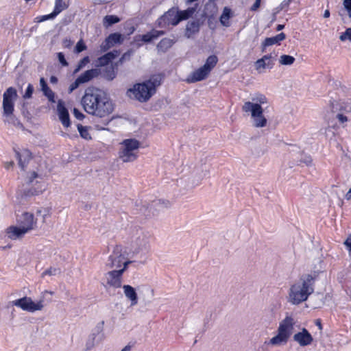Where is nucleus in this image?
Returning a JSON list of instances; mask_svg holds the SVG:
<instances>
[{"label": "nucleus", "instance_id": "1", "mask_svg": "<svg viewBox=\"0 0 351 351\" xmlns=\"http://www.w3.org/2000/svg\"><path fill=\"white\" fill-rule=\"evenodd\" d=\"M81 103L85 112L100 118L109 115L114 109V105L106 93L95 86L85 90Z\"/></svg>", "mask_w": 351, "mask_h": 351}, {"label": "nucleus", "instance_id": "2", "mask_svg": "<svg viewBox=\"0 0 351 351\" xmlns=\"http://www.w3.org/2000/svg\"><path fill=\"white\" fill-rule=\"evenodd\" d=\"M317 273L302 274L299 280L289 288L288 302L293 305H298L308 300L314 292V285Z\"/></svg>", "mask_w": 351, "mask_h": 351}, {"label": "nucleus", "instance_id": "3", "mask_svg": "<svg viewBox=\"0 0 351 351\" xmlns=\"http://www.w3.org/2000/svg\"><path fill=\"white\" fill-rule=\"evenodd\" d=\"M16 90L9 87L3 95V116L6 117L5 121L14 125H21L17 119L13 115L14 101L17 98Z\"/></svg>", "mask_w": 351, "mask_h": 351}, {"label": "nucleus", "instance_id": "4", "mask_svg": "<svg viewBox=\"0 0 351 351\" xmlns=\"http://www.w3.org/2000/svg\"><path fill=\"white\" fill-rule=\"evenodd\" d=\"M122 148L119 152V158L123 162H130L136 160L138 157V149L141 143L134 138L124 140Z\"/></svg>", "mask_w": 351, "mask_h": 351}, {"label": "nucleus", "instance_id": "5", "mask_svg": "<svg viewBox=\"0 0 351 351\" xmlns=\"http://www.w3.org/2000/svg\"><path fill=\"white\" fill-rule=\"evenodd\" d=\"M149 234L143 229L135 227L131 232V246L134 253L146 250L149 245Z\"/></svg>", "mask_w": 351, "mask_h": 351}, {"label": "nucleus", "instance_id": "6", "mask_svg": "<svg viewBox=\"0 0 351 351\" xmlns=\"http://www.w3.org/2000/svg\"><path fill=\"white\" fill-rule=\"evenodd\" d=\"M154 94L145 82L134 84L126 93L128 97L141 103L147 102Z\"/></svg>", "mask_w": 351, "mask_h": 351}, {"label": "nucleus", "instance_id": "7", "mask_svg": "<svg viewBox=\"0 0 351 351\" xmlns=\"http://www.w3.org/2000/svg\"><path fill=\"white\" fill-rule=\"evenodd\" d=\"M131 261L127 260V258L122 253L121 246L117 245L114 247L112 254L108 257L106 266L109 269H119L122 267L127 269Z\"/></svg>", "mask_w": 351, "mask_h": 351}, {"label": "nucleus", "instance_id": "8", "mask_svg": "<svg viewBox=\"0 0 351 351\" xmlns=\"http://www.w3.org/2000/svg\"><path fill=\"white\" fill-rule=\"evenodd\" d=\"M242 110L246 113L250 112L252 124L255 128H263L266 126L267 120L263 114L262 106H259L258 104L254 105L249 104L243 105Z\"/></svg>", "mask_w": 351, "mask_h": 351}, {"label": "nucleus", "instance_id": "9", "mask_svg": "<svg viewBox=\"0 0 351 351\" xmlns=\"http://www.w3.org/2000/svg\"><path fill=\"white\" fill-rule=\"evenodd\" d=\"M125 267L119 269H112L106 272L102 278V285L107 289L109 287L118 289L122 287V276Z\"/></svg>", "mask_w": 351, "mask_h": 351}, {"label": "nucleus", "instance_id": "10", "mask_svg": "<svg viewBox=\"0 0 351 351\" xmlns=\"http://www.w3.org/2000/svg\"><path fill=\"white\" fill-rule=\"evenodd\" d=\"M13 305L20 307L24 311L32 313L36 311H41L44 307L43 300H40L35 303L32 301V298L29 297H23L13 301Z\"/></svg>", "mask_w": 351, "mask_h": 351}, {"label": "nucleus", "instance_id": "11", "mask_svg": "<svg viewBox=\"0 0 351 351\" xmlns=\"http://www.w3.org/2000/svg\"><path fill=\"white\" fill-rule=\"evenodd\" d=\"M293 339L302 347L309 346L313 341L312 335L305 328H302L301 331L295 333L293 336Z\"/></svg>", "mask_w": 351, "mask_h": 351}, {"label": "nucleus", "instance_id": "12", "mask_svg": "<svg viewBox=\"0 0 351 351\" xmlns=\"http://www.w3.org/2000/svg\"><path fill=\"white\" fill-rule=\"evenodd\" d=\"M124 38L120 33L110 34L105 40L101 44V51H106L110 47L117 44H121L123 42Z\"/></svg>", "mask_w": 351, "mask_h": 351}, {"label": "nucleus", "instance_id": "13", "mask_svg": "<svg viewBox=\"0 0 351 351\" xmlns=\"http://www.w3.org/2000/svg\"><path fill=\"white\" fill-rule=\"evenodd\" d=\"M295 322L292 317L287 316L279 324L278 332L289 338Z\"/></svg>", "mask_w": 351, "mask_h": 351}, {"label": "nucleus", "instance_id": "14", "mask_svg": "<svg viewBox=\"0 0 351 351\" xmlns=\"http://www.w3.org/2000/svg\"><path fill=\"white\" fill-rule=\"evenodd\" d=\"M19 223L21 227L27 229L28 232L36 227V220L34 219V215L28 212H25L22 214L19 219Z\"/></svg>", "mask_w": 351, "mask_h": 351}, {"label": "nucleus", "instance_id": "15", "mask_svg": "<svg viewBox=\"0 0 351 351\" xmlns=\"http://www.w3.org/2000/svg\"><path fill=\"white\" fill-rule=\"evenodd\" d=\"M57 111L62 124L68 128L71 125L69 114L62 100H59L57 106Z\"/></svg>", "mask_w": 351, "mask_h": 351}, {"label": "nucleus", "instance_id": "16", "mask_svg": "<svg viewBox=\"0 0 351 351\" xmlns=\"http://www.w3.org/2000/svg\"><path fill=\"white\" fill-rule=\"evenodd\" d=\"M202 23L199 19H193L188 21L184 32L185 37L191 38L194 34L198 33Z\"/></svg>", "mask_w": 351, "mask_h": 351}, {"label": "nucleus", "instance_id": "17", "mask_svg": "<svg viewBox=\"0 0 351 351\" xmlns=\"http://www.w3.org/2000/svg\"><path fill=\"white\" fill-rule=\"evenodd\" d=\"M210 73L204 67L201 66L198 69L194 71L187 78V82L195 83L199 81H202L207 77Z\"/></svg>", "mask_w": 351, "mask_h": 351}, {"label": "nucleus", "instance_id": "18", "mask_svg": "<svg viewBox=\"0 0 351 351\" xmlns=\"http://www.w3.org/2000/svg\"><path fill=\"white\" fill-rule=\"evenodd\" d=\"M15 154L18 159L19 166L22 170H25L32 158V153L28 149H23L21 152L16 151Z\"/></svg>", "mask_w": 351, "mask_h": 351}, {"label": "nucleus", "instance_id": "19", "mask_svg": "<svg viewBox=\"0 0 351 351\" xmlns=\"http://www.w3.org/2000/svg\"><path fill=\"white\" fill-rule=\"evenodd\" d=\"M179 19L178 15V11L172 8L169 10L167 12H165L160 18V20L165 24V25H176L178 23H176L175 21L176 19Z\"/></svg>", "mask_w": 351, "mask_h": 351}, {"label": "nucleus", "instance_id": "20", "mask_svg": "<svg viewBox=\"0 0 351 351\" xmlns=\"http://www.w3.org/2000/svg\"><path fill=\"white\" fill-rule=\"evenodd\" d=\"M28 231L21 226H10L7 229L8 237L11 239H17L22 238Z\"/></svg>", "mask_w": 351, "mask_h": 351}, {"label": "nucleus", "instance_id": "21", "mask_svg": "<svg viewBox=\"0 0 351 351\" xmlns=\"http://www.w3.org/2000/svg\"><path fill=\"white\" fill-rule=\"evenodd\" d=\"M122 287L125 297L131 302L130 305H136L138 303V295L135 289L129 285H123Z\"/></svg>", "mask_w": 351, "mask_h": 351}, {"label": "nucleus", "instance_id": "22", "mask_svg": "<svg viewBox=\"0 0 351 351\" xmlns=\"http://www.w3.org/2000/svg\"><path fill=\"white\" fill-rule=\"evenodd\" d=\"M285 38L286 35L283 32L273 37L266 38L262 43V52L265 51V48L267 47L271 46L275 44H279L280 41L284 40Z\"/></svg>", "mask_w": 351, "mask_h": 351}, {"label": "nucleus", "instance_id": "23", "mask_svg": "<svg viewBox=\"0 0 351 351\" xmlns=\"http://www.w3.org/2000/svg\"><path fill=\"white\" fill-rule=\"evenodd\" d=\"M101 71L99 69H91L82 73L77 78L82 84H84L98 77Z\"/></svg>", "mask_w": 351, "mask_h": 351}, {"label": "nucleus", "instance_id": "24", "mask_svg": "<svg viewBox=\"0 0 351 351\" xmlns=\"http://www.w3.org/2000/svg\"><path fill=\"white\" fill-rule=\"evenodd\" d=\"M175 40L169 38H162L156 45L158 53L167 52L175 43Z\"/></svg>", "mask_w": 351, "mask_h": 351}, {"label": "nucleus", "instance_id": "25", "mask_svg": "<svg viewBox=\"0 0 351 351\" xmlns=\"http://www.w3.org/2000/svg\"><path fill=\"white\" fill-rule=\"evenodd\" d=\"M40 84L41 89H42V91L43 92L44 95L47 97L48 100L50 102L54 103L56 101H55V93L47 86V84L43 77H41L40 79Z\"/></svg>", "mask_w": 351, "mask_h": 351}, {"label": "nucleus", "instance_id": "26", "mask_svg": "<svg viewBox=\"0 0 351 351\" xmlns=\"http://www.w3.org/2000/svg\"><path fill=\"white\" fill-rule=\"evenodd\" d=\"M165 34L164 31L152 29V31L147 32L143 35H139L138 37L141 38V40L144 43H149L154 39L158 38L159 36L163 35Z\"/></svg>", "mask_w": 351, "mask_h": 351}, {"label": "nucleus", "instance_id": "27", "mask_svg": "<svg viewBox=\"0 0 351 351\" xmlns=\"http://www.w3.org/2000/svg\"><path fill=\"white\" fill-rule=\"evenodd\" d=\"M162 79V75L161 74L153 75L148 80H146L145 82L152 89V93H155L156 88L160 85Z\"/></svg>", "mask_w": 351, "mask_h": 351}, {"label": "nucleus", "instance_id": "28", "mask_svg": "<svg viewBox=\"0 0 351 351\" xmlns=\"http://www.w3.org/2000/svg\"><path fill=\"white\" fill-rule=\"evenodd\" d=\"M258 104L261 106L263 104H267V99L264 95L257 94L252 97V101H245L243 105L246 104Z\"/></svg>", "mask_w": 351, "mask_h": 351}, {"label": "nucleus", "instance_id": "29", "mask_svg": "<svg viewBox=\"0 0 351 351\" xmlns=\"http://www.w3.org/2000/svg\"><path fill=\"white\" fill-rule=\"evenodd\" d=\"M288 339V337L278 332V334L270 339L269 343L274 346L285 344Z\"/></svg>", "mask_w": 351, "mask_h": 351}, {"label": "nucleus", "instance_id": "30", "mask_svg": "<svg viewBox=\"0 0 351 351\" xmlns=\"http://www.w3.org/2000/svg\"><path fill=\"white\" fill-rule=\"evenodd\" d=\"M218 58L215 55L209 56L207 58L205 64L203 65V67L210 73L211 70L216 66Z\"/></svg>", "mask_w": 351, "mask_h": 351}, {"label": "nucleus", "instance_id": "31", "mask_svg": "<svg viewBox=\"0 0 351 351\" xmlns=\"http://www.w3.org/2000/svg\"><path fill=\"white\" fill-rule=\"evenodd\" d=\"M114 69V66L112 64L106 66L103 71L104 77L110 81L114 79L116 77V72Z\"/></svg>", "mask_w": 351, "mask_h": 351}, {"label": "nucleus", "instance_id": "32", "mask_svg": "<svg viewBox=\"0 0 351 351\" xmlns=\"http://www.w3.org/2000/svg\"><path fill=\"white\" fill-rule=\"evenodd\" d=\"M195 10V8H191L184 11H178L179 19H176L175 23H179L181 21L188 19L193 14Z\"/></svg>", "mask_w": 351, "mask_h": 351}, {"label": "nucleus", "instance_id": "33", "mask_svg": "<svg viewBox=\"0 0 351 351\" xmlns=\"http://www.w3.org/2000/svg\"><path fill=\"white\" fill-rule=\"evenodd\" d=\"M231 17V10L227 7L223 8V12L220 16V22L224 26L229 25V19Z\"/></svg>", "mask_w": 351, "mask_h": 351}, {"label": "nucleus", "instance_id": "34", "mask_svg": "<svg viewBox=\"0 0 351 351\" xmlns=\"http://www.w3.org/2000/svg\"><path fill=\"white\" fill-rule=\"evenodd\" d=\"M69 5L64 2L63 0H56L53 12L56 16H57L63 10L67 9Z\"/></svg>", "mask_w": 351, "mask_h": 351}, {"label": "nucleus", "instance_id": "35", "mask_svg": "<svg viewBox=\"0 0 351 351\" xmlns=\"http://www.w3.org/2000/svg\"><path fill=\"white\" fill-rule=\"evenodd\" d=\"M120 19L115 15H106L103 20V24L105 27H108L113 24L119 23Z\"/></svg>", "mask_w": 351, "mask_h": 351}, {"label": "nucleus", "instance_id": "36", "mask_svg": "<svg viewBox=\"0 0 351 351\" xmlns=\"http://www.w3.org/2000/svg\"><path fill=\"white\" fill-rule=\"evenodd\" d=\"M44 190L45 189L41 187L39 189L32 188L27 190H25L23 193L22 197L27 198L31 196L38 195Z\"/></svg>", "mask_w": 351, "mask_h": 351}, {"label": "nucleus", "instance_id": "37", "mask_svg": "<svg viewBox=\"0 0 351 351\" xmlns=\"http://www.w3.org/2000/svg\"><path fill=\"white\" fill-rule=\"evenodd\" d=\"M295 61V58L289 55H282L279 62L282 65H291Z\"/></svg>", "mask_w": 351, "mask_h": 351}, {"label": "nucleus", "instance_id": "38", "mask_svg": "<svg viewBox=\"0 0 351 351\" xmlns=\"http://www.w3.org/2000/svg\"><path fill=\"white\" fill-rule=\"evenodd\" d=\"M312 162V159L311 156L301 154H300V158L299 160L297 161L298 165H306L309 166Z\"/></svg>", "mask_w": 351, "mask_h": 351}, {"label": "nucleus", "instance_id": "39", "mask_svg": "<svg viewBox=\"0 0 351 351\" xmlns=\"http://www.w3.org/2000/svg\"><path fill=\"white\" fill-rule=\"evenodd\" d=\"M77 130L82 138L88 140L91 138V136L88 131L86 127L82 125L81 124L77 125Z\"/></svg>", "mask_w": 351, "mask_h": 351}, {"label": "nucleus", "instance_id": "40", "mask_svg": "<svg viewBox=\"0 0 351 351\" xmlns=\"http://www.w3.org/2000/svg\"><path fill=\"white\" fill-rule=\"evenodd\" d=\"M90 62L88 56L84 57L77 64L76 69L73 71V74L78 73L83 67H84Z\"/></svg>", "mask_w": 351, "mask_h": 351}, {"label": "nucleus", "instance_id": "41", "mask_svg": "<svg viewBox=\"0 0 351 351\" xmlns=\"http://www.w3.org/2000/svg\"><path fill=\"white\" fill-rule=\"evenodd\" d=\"M269 58L267 57V56H263L261 58L257 60L256 62H255V67H256V70H259L261 69H266V66H265V62L267 61V60Z\"/></svg>", "mask_w": 351, "mask_h": 351}, {"label": "nucleus", "instance_id": "42", "mask_svg": "<svg viewBox=\"0 0 351 351\" xmlns=\"http://www.w3.org/2000/svg\"><path fill=\"white\" fill-rule=\"evenodd\" d=\"M86 49V45H85V43H84L83 40L82 39H80L76 44L75 47V49H74V52L76 53H79L84 50Z\"/></svg>", "mask_w": 351, "mask_h": 351}, {"label": "nucleus", "instance_id": "43", "mask_svg": "<svg viewBox=\"0 0 351 351\" xmlns=\"http://www.w3.org/2000/svg\"><path fill=\"white\" fill-rule=\"evenodd\" d=\"M110 62H111V60L108 58V57L107 56V55L106 53L104 56H102L98 58L97 65L101 66H108V64Z\"/></svg>", "mask_w": 351, "mask_h": 351}, {"label": "nucleus", "instance_id": "44", "mask_svg": "<svg viewBox=\"0 0 351 351\" xmlns=\"http://www.w3.org/2000/svg\"><path fill=\"white\" fill-rule=\"evenodd\" d=\"M267 56L269 58L265 62L266 69H271L274 67L276 56H272L271 54H268Z\"/></svg>", "mask_w": 351, "mask_h": 351}, {"label": "nucleus", "instance_id": "45", "mask_svg": "<svg viewBox=\"0 0 351 351\" xmlns=\"http://www.w3.org/2000/svg\"><path fill=\"white\" fill-rule=\"evenodd\" d=\"M339 39L341 41L348 40L351 42V28H348L345 32L342 33L339 36Z\"/></svg>", "mask_w": 351, "mask_h": 351}, {"label": "nucleus", "instance_id": "46", "mask_svg": "<svg viewBox=\"0 0 351 351\" xmlns=\"http://www.w3.org/2000/svg\"><path fill=\"white\" fill-rule=\"evenodd\" d=\"M169 204H170L169 201H164L161 199L153 202V206H158L160 208H167L169 206Z\"/></svg>", "mask_w": 351, "mask_h": 351}, {"label": "nucleus", "instance_id": "47", "mask_svg": "<svg viewBox=\"0 0 351 351\" xmlns=\"http://www.w3.org/2000/svg\"><path fill=\"white\" fill-rule=\"evenodd\" d=\"M56 16L52 12L49 14L38 16L36 19L37 20V22L40 23V22H43L45 21H47V20H49V19H52L55 18Z\"/></svg>", "mask_w": 351, "mask_h": 351}, {"label": "nucleus", "instance_id": "48", "mask_svg": "<svg viewBox=\"0 0 351 351\" xmlns=\"http://www.w3.org/2000/svg\"><path fill=\"white\" fill-rule=\"evenodd\" d=\"M59 273V269L56 268L50 267L46 269L43 274L42 276L44 277L46 275L48 276H55Z\"/></svg>", "mask_w": 351, "mask_h": 351}, {"label": "nucleus", "instance_id": "49", "mask_svg": "<svg viewBox=\"0 0 351 351\" xmlns=\"http://www.w3.org/2000/svg\"><path fill=\"white\" fill-rule=\"evenodd\" d=\"M33 92H34V87H33V86L31 84H29L27 87V89L25 90V94L23 95V97L25 99H29V98H31L32 96Z\"/></svg>", "mask_w": 351, "mask_h": 351}, {"label": "nucleus", "instance_id": "50", "mask_svg": "<svg viewBox=\"0 0 351 351\" xmlns=\"http://www.w3.org/2000/svg\"><path fill=\"white\" fill-rule=\"evenodd\" d=\"M104 322L102 321L100 323H99L95 328V332L92 334V337H93V340L95 339V335H96V333L97 334H99L100 332H102L103 330V326H104Z\"/></svg>", "mask_w": 351, "mask_h": 351}, {"label": "nucleus", "instance_id": "51", "mask_svg": "<svg viewBox=\"0 0 351 351\" xmlns=\"http://www.w3.org/2000/svg\"><path fill=\"white\" fill-rule=\"evenodd\" d=\"M57 57L58 59V61L63 66H67L69 65L68 62L65 59L64 55L62 52H59L57 53Z\"/></svg>", "mask_w": 351, "mask_h": 351}, {"label": "nucleus", "instance_id": "52", "mask_svg": "<svg viewBox=\"0 0 351 351\" xmlns=\"http://www.w3.org/2000/svg\"><path fill=\"white\" fill-rule=\"evenodd\" d=\"M82 84L80 80L77 78L69 87V93H72L74 90L78 88V86Z\"/></svg>", "mask_w": 351, "mask_h": 351}, {"label": "nucleus", "instance_id": "53", "mask_svg": "<svg viewBox=\"0 0 351 351\" xmlns=\"http://www.w3.org/2000/svg\"><path fill=\"white\" fill-rule=\"evenodd\" d=\"M106 55L108 57V58L112 61L113 59H114L119 55V51L118 50H113L112 51L108 52Z\"/></svg>", "mask_w": 351, "mask_h": 351}, {"label": "nucleus", "instance_id": "54", "mask_svg": "<svg viewBox=\"0 0 351 351\" xmlns=\"http://www.w3.org/2000/svg\"><path fill=\"white\" fill-rule=\"evenodd\" d=\"M73 114L79 120H82L85 117V115L75 108L73 109Z\"/></svg>", "mask_w": 351, "mask_h": 351}, {"label": "nucleus", "instance_id": "55", "mask_svg": "<svg viewBox=\"0 0 351 351\" xmlns=\"http://www.w3.org/2000/svg\"><path fill=\"white\" fill-rule=\"evenodd\" d=\"M337 120L341 123H344L348 121V117L346 116H345L344 114H341V113H338L336 116Z\"/></svg>", "mask_w": 351, "mask_h": 351}, {"label": "nucleus", "instance_id": "56", "mask_svg": "<svg viewBox=\"0 0 351 351\" xmlns=\"http://www.w3.org/2000/svg\"><path fill=\"white\" fill-rule=\"evenodd\" d=\"M343 5L345 9L349 13H351V0H343Z\"/></svg>", "mask_w": 351, "mask_h": 351}, {"label": "nucleus", "instance_id": "57", "mask_svg": "<svg viewBox=\"0 0 351 351\" xmlns=\"http://www.w3.org/2000/svg\"><path fill=\"white\" fill-rule=\"evenodd\" d=\"M343 244L346 246V247L348 250L350 254H351V234L343 242Z\"/></svg>", "mask_w": 351, "mask_h": 351}, {"label": "nucleus", "instance_id": "58", "mask_svg": "<svg viewBox=\"0 0 351 351\" xmlns=\"http://www.w3.org/2000/svg\"><path fill=\"white\" fill-rule=\"evenodd\" d=\"M37 213L38 214L43 213V219H45V217L49 215V210L48 208H43V209L38 210L37 211Z\"/></svg>", "mask_w": 351, "mask_h": 351}, {"label": "nucleus", "instance_id": "59", "mask_svg": "<svg viewBox=\"0 0 351 351\" xmlns=\"http://www.w3.org/2000/svg\"><path fill=\"white\" fill-rule=\"evenodd\" d=\"M63 46L64 48H70L73 44V42L70 39L65 38L62 42Z\"/></svg>", "mask_w": 351, "mask_h": 351}, {"label": "nucleus", "instance_id": "60", "mask_svg": "<svg viewBox=\"0 0 351 351\" xmlns=\"http://www.w3.org/2000/svg\"><path fill=\"white\" fill-rule=\"evenodd\" d=\"M291 0H285L283 1L280 5V7H279V9L280 10H282L284 9L286 7H288L289 5V3L291 2Z\"/></svg>", "mask_w": 351, "mask_h": 351}, {"label": "nucleus", "instance_id": "61", "mask_svg": "<svg viewBox=\"0 0 351 351\" xmlns=\"http://www.w3.org/2000/svg\"><path fill=\"white\" fill-rule=\"evenodd\" d=\"M260 5H261V2L258 1H255L254 3L251 7V10L256 11L260 7Z\"/></svg>", "mask_w": 351, "mask_h": 351}, {"label": "nucleus", "instance_id": "62", "mask_svg": "<svg viewBox=\"0 0 351 351\" xmlns=\"http://www.w3.org/2000/svg\"><path fill=\"white\" fill-rule=\"evenodd\" d=\"M131 55V52L130 51H128V52L125 53L122 57L119 59V62H122L123 61L124 59H126L128 58H130Z\"/></svg>", "mask_w": 351, "mask_h": 351}, {"label": "nucleus", "instance_id": "63", "mask_svg": "<svg viewBox=\"0 0 351 351\" xmlns=\"http://www.w3.org/2000/svg\"><path fill=\"white\" fill-rule=\"evenodd\" d=\"M50 82L51 84H56L58 82V78L56 76H51L50 77Z\"/></svg>", "mask_w": 351, "mask_h": 351}, {"label": "nucleus", "instance_id": "64", "mask_svg": "<svg viewBox=\"0 0 351 351\" xmlns=\"http://www.w3.org/2000/svg\"><path fill=\"white\" fill-rule=\"evenodd\" d=\"M14 165V162L13 161H10V162H8L5 164V167L6 169H10L11 167H12Z\"/></svg>", "mask_w": 351, "mask_h": 351}]
</instances>
